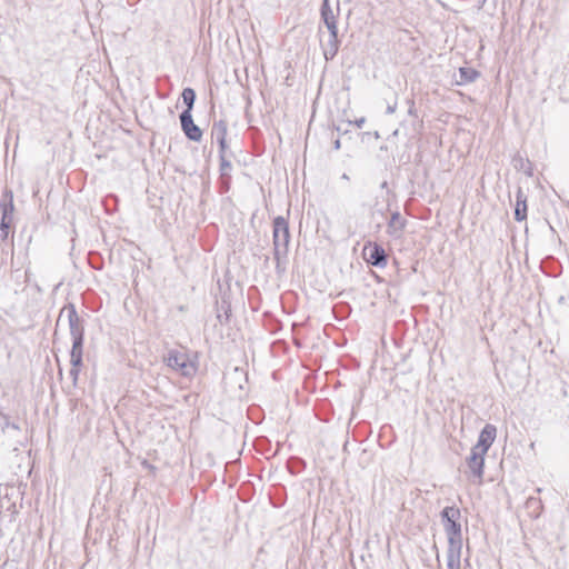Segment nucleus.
<instances>
[{
	"instance_id": "nucleus-1",
	"label": "nucleus",
	"mask_w": 569,
	"mask_h": 569,
	"mask_svg": "<svg viewBox=\"0 0 569 569\" xmlns=\"http://www.w3.org/2000/svg\"><path fill=\"white\" fill-rule=\"evenodd\" d=\"M460 516V509L456 507H446L441 511V518L448 538V547H462V532L461 525L459 523Z\"/></svg>"
},
{
	"instance_id": "nucleus-2",
	"label": "nucleus",
	"mask_w": 569,
	"mask_h": 569,
	"mask_svg": "<svg viewBox=\"0 0 569 569\" xmlns=\"http://www.w3.org/2000/svg\"><path fill=\"white\" fill-rule=\"evenodd\" d=\"M272 237L274 260L279 262L281 258L287 256L290 242L288 221L281 216L273 219Z\"/></svg>"
},
{
	"instance_id": "nucleus-3",
	"label": "nucleus",
	"mask_w": 569,
	"mask_h": 569,
	"mask_svg": "<svg viewBox=\"0 0 569 569\" xmlns=\"http://www.w3.org/2000/svg\"><path fill=\"white\" fill-rule=\"evenodd\" d=\"M66 318L72 339H83L84 328L73 303L64 306L59 313L57 326Z\"/></svg>"
},
{
	"instance_id": "nucleus-4",
	"label": "nucleus",
	"mask_w": 569,
	"mask_h": 569,
	"mask_svg": "<svg viewBox=\"0 0 569 569\" xmlns=\"http://www.w3.org/2000/svg\"><path fill=\"white\" fill-rule=\"evenodd\" d=\"M164 361L168 367L177 370L184 377H190L196 372V367L189 361V358L184 352L170 350L164 358Z\"/></svg>"
},
{
	"instance_id": "nucleus-5",
	"label": "nucleus",
	"mask_w": 569,
	"mask_h": 569,
	"mask_svg": "<svg viewBox=\"0 0 569 569\" xmlns=\"http://www.w3.org/2000/svg\"><path fill=\"white\" fill-rule=\"evenodd\" d=\"M181 129L186 137L194 142L202 139L201 129L193 122L192 113L189 110H183L180 114Z\"/></svg>"
},
{
	"instance_id": "nucleus-6",
	"label": "nucleus",
	"mask_w": 569,
	"mask_h": 569,
	"mask_svg": "<svg viewBox=\"0 0 569 569\" xmlns=\"http://www.w3.org/2000/svg\"><path fill=\"white\" fill-rule=\"evenodd\" d=\"M497 437V428L491 423H487L480 431L477 443L472 447L481 453H487Z\"/></svg>"
},
{
	"instance_id": "nucleus-7",
	"label": "nucleus",
	"mask_w": 569,
	"mask_h": 569,
	"mask_svg": "<svg viewBox=\"0 0 569 569\" xmlns=\"http://www.w3.org/2000/svg\"><path fill=\"white\" fill-rule=\"evenodd\" d=\"M363 254L367 261L375 267L383 268L387 264V253L380 244L365 247Z\"/></svg>"
},
{
	"instance_id": "nucleus-8",
	"label": "nucleus",
	"mask_w": 569,
	"mask_h": 569,
	"mask_svg": "<svg viewBox=\"0 0 569 569\" xmlns=\"http://www.w3.org/2000/svg\"><path fill=\"white\" fill-rule=\"evenodd\" d=\"M485 456L486 453H481L478 450L471 448L470 456L467 459V465L479 482L483 478V467H485Z\"/></svg>"
},
{
	"instance_id": "nucleus-9",
	"label": "nucleus",
	"mask_w": 569,
	"mask_h": 569,
	"mask_svg": "<svg viewBox=\"0 0 569 569\" xmlns=\"http://www.w3.org/2000/svg\"><path fill=\"white\" fill-rule=\"evenodd\" d=\"M406 223V219L398 211L392 212L387 224V233L393 239H400Z\"/></svg>"
},
{
	"instance_id": "nucleus-10",
	"label": "nucleus",
	"mask_w": 569,
	"mask_h": 569,
	"mask_svg": "<svg viewBox=\"0 0 569 569\" xmlns=\"http://www.w3.org/2000/svg\"><path fill=\"white\" fill-rule=\"evenodd\" d=\"M321 19L323 21V23L326 24L329 33H335V32H338V22H337V18H338V13H335L330 3H329V0H322V4H321Z\"/></svg>"
},
{
	"instance_id": "nucleus-11",
	"label": "nucleus",
	"mask_w": 569,
	"mask_h": 569,
	"mask_svg": "<svg viewBox=\"0 0 569 569\" xmlns=\"http://www.w3.org/2000/svg\"><path fill=\"white\" fill-rule=\"evenodd\" d=\"M13 209V193L11 190H6L0 202L1 220L11 222Z\"/></svg>"
},
{
	"instance_id": "nucleus-12",
	"label": "nucleus",
	"mask_w": 569,
	"mask_h": 569,
	"mask_svg": "<svg viewBox=\"0 0 569 569\" xmlns=\"http://www.w3.org/2000/svg\"><path fill=\"white\" fill-rule=\"evenodd\" d=\"M338 32L329 33V39L322 43V51L326 60H332L339 50Z\"/></svg>"
},
{
	"instance_id": "nucleus-13",
	"label": "nucleus",
	"mask_w": 569,
	"mask_h": 569,
	"mask_svg": "<svg viewBox=\"0 0 569 569\" xmlns=\"http://www.w3.org/2000/svg\"><path fill=\"white\" fill-rule=\"evenodd\" d=\"M82 345L83 339H72V348L70 352V362L73 367H81L82 365Z\"/></svg>"
},
{
	"instance_id": "nucleus-14",
	"label": "nucleus",
	"mask_w": 569,
	"mask_h": 569,
	"mask_svg": "<svg viewBox=\"0 0 569 569\" xmlns=\"http://www.w3.org/2000/svg\"><path fill=\"white\" fill-rule=\"evenodd\" d=\"M462 547H448L447 550V569H460Z\"/></svg>"
},
{
	"instance_id": "nucleus-15",
	"label": "nucleus",
	"mask_w": 569,
	"mask_h": 569,
	"mask_svg": "<svg viewBox=\"0 0 569 569\" xmlns=\"http://www.w3.org/2000/svg\"><path fill=\"white\" fill-rule=\"evenodd\" d=\"M228 126L224 120L214 121L211 128V137L216 139L218 144L223 143V139L227 138Z\"/></svg>"
},
{
	"instance_id": "nucleus-16",
	"label": "nucleus",
	"mask_w": 569,
	"mask_h": 569,
	"mask_svg": "<svg viewBox=\"0 0 569 569\" xmlns=\"http://www.w3.org/2000/svg\"><path fill=\"white\" fill-rule=\"evenodd\" d=\"M527 218V203H526V197L523 196L522 191L519 189L517 193V201H516V208H515V219L517 221H522Z\"/></svg>"
},
{
	"instance_id": "nucleus-17",
	"label": "nucleus",
	"mask_w": 569,
	"mask_h": 569,
	"mask_svg": "<svg viewBox=\"0 0 569 569\" xmlns=\"http://www.w3.org/2000/svg\"><path fill=\"white\" fill-rule=\"evenodd\" d=\"M479 74L480 73L472 68L461 67L459 69L460 80L458 81V83L462 84L473 82L479 77Z\"/></svg>"
},
{
	"instance_id": "nucleus-18",
	"label": "nucleus",
	"mask_w": 569,
	"mask_h": 569,
	"mask_svg": "<svg viewBox=\"0 0 569 569\" xmlns=\"http://www.w3.org/2000/svg\"><path fill=\"white\" fill-rule=\"evenodd\" d=\"M182 99H183V103L186 104L187 109L186 110H189V112L192 111V108H193V104H194V101H196V92L192 88H184L182 93Z\"/></svg>"
},
{
	"instance_id": "nucleus-19",
	"label": "nucleus",
	"mask_w": 569,
	"mask_h": 569,
	"mask_svg": "<svg viewBox=\"0 0 569 569\" xmlns=\"http://www.w3.org/2000/svg\"><path fill=\"white\" fill-rule=\"evenodd\" d=\"M219 158H220L221 176L222 177L229 176V172L232 168L231 162L227 159V156H219Z\"/></svg>"
},
{
	"instance_id": "nucleus-20",
	"label": "nucleus",
	"mask_w": 569,
	"mask_h": 569,
	"mask_svg": "<svg viewBox=\"0 0 569 569\" xmlns=\"http://www.w3.org/2000/svg\"><path fill=\"white\" fill-rule=\"evenodd\" d=\"M220 308L223 310V315L219 312L217 318L219 319V321L221 323L228 322L229 318H230V311H231L230 306L226 301H222Z\"/></svg>"
},
{
	"instance_id": "nucleus-21",
	"label": "nucleus",
	"mask_w": 569,
	"mask_h": 569,
	"mask_svg": "<svg viewBox=\"0 0 569 569\" xmlns=\"http://www.w3.org/2000/svg\"><path fill=\"white\" fill-rule=\"evenodd\" d=\"M9 224H10V221L1 220V223H0V239L1 240L7 239L8 233H9Z\"/></svg>"
},
{
	"instance_id": "nucleus-22",
	"label": "nucleus",
	"mask_w": 569,
	"mask_h": 569,
	"mask_svg": "<svg viewBox=\"0 0 569 569\" xmlns=\"http://www.w3.org/2000/svg\"><path fill=\"white\" fill-rule=\"evenodd\" d=\"M79 372H80V367H73V366L71 367V369H70V376L72 377L73 382H76V381H77L78 376H79Z\"/></svg>"
},
{
	"instance_id": "nucleus-23",
	"label": "nucleus",
	"mask_w": 569,
	"mask_h": 569,
	"mask_svg": "<svg viewBox=\"0 0 569 569\" xmlns=\"http://www.w3.org/2000/svg\"><path fill=\"white\" fill-rule=\"evenodd\" d=\"M227 149H228V144H227V138H226V139H223V143L219 144V156H226Z\"/></svg>"
},
{
	"instance_id": "nucleus-24",
	"label": "nucleus",
	"mask_w": 569,
	"mask_h": 569,
	"mask_svg": "<svg viewBox=\"0 0 569 569\" xmlns=\"http://www.w3.org/2000/svg\"><path fill=\"white\" fill-rule=\"evenodd\" d=\"M365 122H366V118H365V117H361V118H359V119L355 120V122H353V123H355V126H356L357 128H362V126L365 124Z\"/></svg>"
},
{
	"instance_id": "nucleus-25",
	"label": "nucleus",
	"mask_w": 569,
	"mask_h": 569,
	"mask_svg": "<svg viewBox=\"0 0 569 569\" xmlns=\"http://www.w3.org/2000/svg\"><path fill=\"white\" fill-rule=\"evenodd\" d=\"M396 109H397V103L390 104L387 107V113L391 114L396 111Z\"/></svg>"
},
{
	"instance_id": "nucleus-26",
	"label": "nucleus",
	"mask_w": 569,
	"mask_h": 569,
	"mask_svg": "<svg viewBox=\"0 0 569 569\" xmlns=\"http://www.w3.org/2000/svg\"><path fill=\"white\" fill-rule=\"evenodd\" d=\"M335 149H336V150L340 149V140H339V139H337V140L335 141Z\"/></svg>"
},
{
	"instance_id": "nucleus-27",
	"label": "nucleus",
	"mask_w": 569,
	"mask_h": 569,
	"mask_svg": "<svg viewBox=\"0 0 569 569\" xmlns=\"http://www.w3.org/2000/svg\"><path fill=\"white\" fill-rule=\"evenodd\" d=\"M410 103H411V107H410V109H409V113H410V114H413V106H415V102H413V101H410Z\"/></svg>"
},
{
	"instance_id": "nucleus-28",
	"label": "nucleus",
	"mask_w": 569,
	"mask_h": 569,
	"mask_svg": "<svg viewBox=\"0 0 569 569\" xmlns=\"http://www.w3.org/2000/svg\"><path fill=\"white\" fill-rule=\"evenodd\" d=\"M486 2V0H482V4Z\"/></svg>"
}]
</instances>
